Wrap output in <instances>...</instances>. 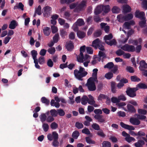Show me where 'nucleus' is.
I'll list each match as a JSON object with an SVG mask.
<instances>
[{
    "label": "nucleus",
    "instance_id": "31",
    "mask_svg": "<svg viewBox=\"0 0 147 147\" xmlns=\"http://www.w3.org/2000/svg\"><path fill=\"white\" fill-rule=\"evenodd\" d=\"M144 144V141L139 140L137 142L134 144V145L136 147H143V146Z\"/></svg>",
    "mask_w": 147,
    "mask_h": 147
},
{
    "label": "nucleus",
    "instance_id": "24",
    "mask_svg": "<svg viewBox=\"0 0 147 147\" xmlns=\"http://www.w3.org/2000/svg\"><path fill=\"white\" fill-rule=\"evenodd\" d=\"M101 27L102 29H104L105 32L107 33L109 30V26L107 25V24L104 23H102L100 24Z\"/></svg>",
    "mask_w": 147,
    "mask_h": 147
},
{
    "label": "nucleus",
    "instance_id": "21",
    "mask_svg": "<svg viewBox=\"0 0 147 147\" xmlns=\"http://www.w3.org/2000/svg\"><path fill=\"white\" fill-rule=\"evenodd\" d=\"M94 117L95 119L97 120L100 123H104L105 121V120L103 118V116L102 115H96Z\"/></svg>",
    "mask_w": 147,
    "mask_h": 147
},
{
    "label": "nucleus",
    "instance_id": "18",
    "mask_svg": "<svg viewBox=\"0 0 147 147\" xmlns=\"http://www.w3.org/2000/svg\"><path fill=\"white\" fill-rule=\"evenodd\" d=\"M142 40L141 38H139L137 40H133L130 39L129 41V43L132 44L133 45H137L138 44H141L142 42Z\"/></svg>",
    "mask_w": 147,
    "mask_h": 147
},
{
    "label": "nucleus",
    "instance_id": "32",
    "mask_svg": "<svg viewBox=\"0 0 147 147\" xmlns=\"http://www.w3.org/2000/svg\"><path fill=\"white\" fill-rule=\"evenodd\" d=\"M98 69H94L93 70V73L92 74V77L90 78H93V79L97 80V74Z\"/></svg>",
    "mask_w": 147,
    "mask_h": 147
},
{
    "label": "nucleus",
    "instance_id": "14",
    "mask_svg": "<svg viewBox=\"0 0 147 147\" xmlns=\"http://www.w3.org/2000/svg\"><path fill=\"white\" fill-rule=\"evenodd\" d=\"M134 24V22L133 21L129 22H126L123 24V29H129L130 28L131 25H133Z\"/></svg>",
    "mask_w": 147,
    "mask_h": 147
},
{
    "label": "nucleus",
    "instance_id": "16",
    "mask_svg": "<svg viewBox=\"0 0 147 147\" xmlns=\"http://www.w3.org/2000/svg\"><path fill=\"white\" fill-rule=\"evenodd\" d=\"M127 109H123L125 111H128L131 112L135 113L136 112V110L134 107L132 105L129 103H128L127 105Z\"/></svg>",
    "mask_w": 147,
    "mask_h": 147
},
{
    "label": "nucleus",
    "instance_id": "63",
    "mask_svg": "<svg viewBox=\"0 0 147 147\" xmlns=\"http://www.w3.org/2000/svg\"><path fill=\"white\" fill-rule=\"evenodd\" d=\"M124 52L121 49H119L116 52V54L118 56L123 55Z\"/></svg>",
    "mask_w": 147,
    "mask_h": 147
},
{
    "label": "nucleus",
    "instance_id": "1",
    "mask_svg": "<svg viewBox=\"0 0 147 147\" xmlns=\"http://www.w3.org/2000/svg\"><path fill=\"white\" fill-rule=\"evenodd\" d=\"M87 0H82L70 4L69 5V8L74 9V12L79 13L84 10L86 7Z\"/></svg>",
    "mask_w": 147,
    "mask_h": 147
},
{
    "label": "nucleus",
    "instance_id": "35",
    "mask_svg": "<svg viewBox=\"0 0 147 147\" xmlns=\"http://www.w3.org/2000/svg\"><path fill=\"white\" fill-rule=\"evenodd\" d=\"M88 98L87 96H83L81 99V103L82 104L85 105L88 102Z\"/></svg>",
    "mask_w": 147,
    "mask_h": 147
},
{
    "label": "nucleus",
    "instance_id": "48",
    "mask_svg": "<svg viewBox=\"0 0 147 147\" xmlns=\"http://www.w3.org/2000/svg\"><path fill=\"white\" fill-rule=\"evenodd\" d=\"M111 91L113 93H115L116 92V89L115 86V83L114 82L111 83Z\"/></svg>",
    "mask_w": 147,
    "mask_h": 147
},
{
    "label": "nucleus",
    "instance_id": "30",
    "mask_svg": "<svg viewBox=\"0 0 147 147\" xmlns=\"http://www.w3.org/2000/svg\"><path fill=\"white\" fill-rule=\"evenodd\" d=\"M117 20L119 22H122L126 20L125 16L122 14L118 15L117 16Z\"/></svg>",
    "mask_w": 147,
    "mask_h": 147
},
{
    "label": "nucleus",
    "instance_id": "22",
    "mask_svg": "<svg viewBox=\"0 0 147 147\" xmlns=\"http://www.w3.org/2000/svg\"><path fill=\"white\" fill-rule=\"evenodd\" d=\"M102 44L101 42L98 38H97L93 41L92 46L95 49H96L99 44Z\"/></svg>",
    "mask_w": 147,
    "mask_h": 147
},
{
    "label": "nucleus",
    "instance_id": "27",
    "mask_svg": "<svg viewBox=\"0 0 147 147\" xmlns=\"http://www.w3.org/2000/svg\"><path fill=\"white\" fill-rule=\"evenodd\" d=\"M102 5L97 6L95 9L94 13L96 15H98L101 13L102 11Z\"/></svg>",
    "mask_w": 147,
    "mask_h": 147
},
{
    "label": "nucleus",
    "instance_id": "58",
    "mask_svg": "<svg viewBox=\"0 0 147 147\" xmlns=\"http://www.w3.org/2000/svg\"><path fill=\"white\" fill-rule=\"evenodd\" d=\"M41 101L42 103H45L47 105L49 104V101L47 100L45 97H43L41 98Z\"/></svg>",
    "mask_w": 147,
    "mask_h": 147
},
{
    "label": "nucleus",
    "instance_id": "55",
    "mask_svg": "<svg viewBox=\"0 0 147 147\" xmlns=\"http://www.w3.org/2000/svg\"><path fill=\"white\" fill-rule=\"evenodd\" d=\"M76 127L78 129H80L83 127V124L77 122L75 124Z\"/></svg>",
    "mask_w": 147,
    "mask_h": 147
},
{
    "label": "nucleus",
    "instance_id": "26",
    "mask_svg": "<svg viewBox=\"0 0 147 147\" xmlns=\"http://www.w3.org/2000/svg\"><path fill=\"white\" fill-rule=\"evenodd\" d=\"M43 32L45 35L48 36L51 32L50 28L47 27H44L43 29Z\"/></svg>",
    "mask_w": 147,
    "mask_h": 147
},
{
    "label": "nucleus",
    "instance_id": "40",
    "mask_svg": "<svg viewBox=\"0 0 147 147\" xmlns=\"http://www.w3.org/2000/svg\"><path fill=\"white\" fill-rule=\"evenodd\" d=\"M35 14H37L38 15H40L42 13L41 8L40 5H39L36 8L35 11Z\"/></svg>",
    "mask_w": 147,
    "mask_h": 147
},
{
    "label": "nucleus",
    "instance_id": "33",
    "mask_svg": "<svg viewBox=\"0 0 147 147\" xmlns=\"http://www.w3.org/2000/svg\"><path fill=\"white\" fill-rule=\"evenodd\" d=\"M89 99L88 101V103L90 105L94 104L95 103V101L94 100V98L91 95H88Z\"/></svg>",
    "mask_w": 147,
    "mask_h": 147
},
{
    "label": "nucleus",
    "instance_id": "20",
    "mask_svg": "<svg viewBox=\"0 0 147 147\" xmlns=\"http://www.w3.org/2000/svg\"><path fill=\"white\" fill-rule=\"evenodd\" d=\"M18 24L17 22L15 20H12L9 25V28L11 29H14L18 26Z\"/></svg>",
    "mask_w": 147,
    "mask_h": 147
},
{
    "label": "nucleus",
    "instance_id": "2",
    "mask_svg": "<svg viewBox=\"0 0 147 147\" xmlns=\"http://www.w3.org/2000/svg\"><path fill=\"white\" fill-rule=\"evenodd\" d=\"M74 74L76 78L79 80H82V78L87 74V72L85 70L84 68L80 66L79 70L75 69L74 71Z\"/></svg>",
    "mask_w": 147,
    "mask_h": 147
},
{
    "label": "nucleus",
    "instance_id": "54",
    "mask_svg": "<svg viewBox=\"0 0 147 147\" xmlns=\"http://www.w3.org/2000/svg\"><path fill=\"white\" fill-rule=\"evenodd\" d=\"M128 103H129L130 104H131L133 106H137L138 105L136 101L132 100L128 101Z\"/></svg>",
    "mask_w": 147,
    "mask_h": 147
},
{
    "label": "nucleus",
    "instance_id": "19",
    "mask_svg": "<svg viewBox=\"0 0 147 147\" xmlns=\"http://www.w3.org/2000/svg\"><path fill=\"white\" fill-rule=\"evenodd\" d=\"M139 69L140 70H143L147 69V63L144 60H142L140 63Z\"/></svg>",
    "mask_w": 147,
    "mask_h": 147
},
{
    "label": "nucleus",
    "instance_id": "43",
    "mask_svg": "<svg viewBox=\"0 0 147 147\" xmlns=\"http://www.w3.org/2000/svg\"><path fill=\"white\" fill-rule=\"evenodd\" d=\"M42 127L44 131L45 132H47L49 130V126L47 123H44L42 125Z\"/></svg>",
    "mask_w": 147,
    "mask_h": 147
},
{
    "label": "nucleus",
    "instance_id": "37",
    "mask_svg": "<svg viewBox=\"0 0 147 147\" xmlns=\"http://www.w3.org/2000/svg\"><path fill=\"white\" fill-rule=\"evenodd\" d=\"M136 88H138L145 89L147 88V86L143 83H140L138 84Z\"/></svg>",
    "mask_w": 147,
    "mask_h": 147
},
{
    "label": "nucleus",
    "instance_id": "7",
    "mask_svg": "<svg viewBox=\"0 0 147 147\" xmlns=\"http://www.w3.org/2000/svg\"><path fill=\"white\" fill-rule=\"evenodd\" d=\"M99 57L95 58L92 61V63L93 65H94L98 61H100L101 59V58L102 57L104 58L106 57L105 53L103 52L99 51L98 53Z\"/></svg>",
    "mask_w": 147,
    "mask_h": 147
},
{
    "label": "nucleus",
    "instance_id": "9",
    "mask_svg": "<svg viewBox=\"0 0 147 147\" xmlns=\"http://www.w3.org/2000/svg\"><path fill=\"white\" fill-rule=\"evenodd\" d=\"M122 135L125 137V140L128 143H130L132 141H135L136 140L134 138L130 136L125 131L122 132Z\"/></svg>",
    "mask_w": 147,
    "mask_h": 147
},
{
    "label": "nucleus",
    "instance_id": "41",
    "mask_svg": "<svg viewBox=\"0 0 147 147\" xmlns=\"http://www.w3.org/2000/svg\"><path fill=\"white\" fill-rule=\"evenodd\" d=\"M31 53L34 60L37 59L36 58V56L37 55V51H36L35 50H33L31 51Z\"/></svg>",
    "mask_w": 147,
    "mask_h": 147
},
{
    "label": "nucleus",
    "instance_id": "51",
    "mask_svg": "<svg viewBox=\"0 0 147 147\" xmlns=\"http://www.w3.org/2000/svg\"><path fill=\"white\" fill-rule=\"evenodd\" d=\"M128 52H134L135 51V48L134 46L128 45Z\"/></svg>",
    "mask_w": 147,
    "mask_h": 147
},
{
    "label": "nucleus",
    "instance_id": "52",
    "mask_svg": "<svg viewBox=\"0 0 147 147\" xmlns=\"http://www.w3.org/2000/svg\"><path fill=\"white\" fill-rule=\"evenodd\" d=\"M58 127V125L55 122H53L51 125V128L53 129H56Z\"/></svg>",
    "mask_w": 147,
    "mask_h": 147
},
{
    "label": "nucleus",
    "instance_id": "8",
    "mask_svg": "<svg viewBox=\"0 0 147 147\" xmlns=\"http://www.w3.org/2000/svg\"><path fill=\"white\" fill-rule=\"evenodd\" d=\"M52 8L49 6L44 7L42 9V13L45 17H48L51 14L52 11Z\"/></svg>",
    "mask_w": 147,
    "mask_h": 147
},
{
    "label": "nucleus",
    "instance_id": "23",
    "mask_svg": "<svg viewBox=\"0 0 147 147\" xmlns=\"http://www.w3.org/2000/svg\"><path fill=\"white\" fill-rule=\"evenodd\" d=\"M66 47L67 50L70 51L74 49V46L73 43L71 41H69L66 42Z\"/></svg>",
    "mask_w": 147,
    "mask_h": 147
},
{
    "label": "nucleus",
    "instance_id": "34",
    "mask_svg": "<svg viewBox=\"0 0 147 147\" xmlns=\"http://www.w3.org/2000/svg\"><path fill=\"white\" fill-rule=\"evenodd\" d=\"M77 35L80 38H82L85 37L86 33L84 32L80 31L77 32Z\"/></svg>",
    "mask_w": 147,
    "mask_h": 147
},
{
    "label": "nucleus",
    "instance_id": "38",
    "mask_svg": "<svg viewBox=\"0 0 147 147\" xmlns=\"http://www.w3.org/2000/svg\"><path fill=\"white\" fill-rule=\"evenodd\" d=\"M133 31L132 30L129 31L127 33V38H125L124 40H123L121 39V42L123 43H125L126 42L127 40L128 37L131 35L133 33Z\"/></svg>",
    "mask_w": 147,
    "mask_h": 147
},
{
    "label": "nucleus",
    "instance_id": "28",
    "mask_svg": "<svg viewBox=\"0 0 147 147\" xmlns=\"http://www.w3.org/2000/svg\"><path fill=\"white\" fill-rule=\"evenodd\" d=\"M102 11L105 13H108L111 9L110 6L109 5L103 6L102 5Z\"/></svg>",
    "mask_w": 147,
    "mask_h": 147
},
{
    "label": "nucleus",
    "instance_id": "49",
    "mask_svg": "<svg viewBox=\"0 0 147 147\" xmlns=\"http://www.w3.org/2000/svg\"><path fill=\"white\" fill-rule=\"evenodd\" d=\"M113 75L111 72H108L105 75V77L107 79H110L113 77Z\"/></svg>",
    "mask_w": 147,
    "mask_h": 147
},
{
    "label": "nucleus",
    "instance_id": "25",
    "mask_svg": "<svg viewBox=\"0 0 147 147\" xmlns=\"http://www.w3.org/2000/svg\"><path fill=\"white\" fill-rule=\"evenodd\" d=\"M122 9L123 12L124 13L130 12L131 10L130 7L127 4L124 5L122 7Z\"/></svg>",
    "mask_w": 147,
    "mask_h": 147
},
{
    "label": "nucleus",
    "instance_id": "17",
    "mask_svg": "<svg viewBox=\"0 0 147 147\" xmlns=\"http://www.w3.org/2000/svg\"><path fill=\"white\" fill-rule=\"evenodd\" d=\"M49 112L48 111L45 113L41 114L39 116L40 120L42 123H44L45 121H46L47 117L49 115Z\"/></svg>",
    "mask_w": 147,
    "mask_h": 147
},
{
    "label": "nucleus",
    "instance_id": "61",
    "mask_svg": "<svg viewBox=\"0 0 147 147\" xmlns=\"http://www.w3.org/2000/svg\"><path fill=\"white\" fill-rule=\"evenodd\" d=\"M92 126L95 130H98L100 129V128L99 125L96 123H93L92 125Z\"/></svg>",
    "mask_w": 147,
    "mask_h": 147
},
{
    "label": "nucleus",
    "instance_id": "42",
    "mask_svg": "<svg viewBox=\"0 0 147 147\" xmlns=\"http://www.w3.org/2000/svg\"><path fill=\"white\" fill-rule=\"evenodd\" d=\"M113 35L112 34H110L108 35H105L104 38V39L105 41V42H109L107 41L108 40H109L113 38Z\"/></svg>",
    "mask_w": 147,
    "mask_h": 147
},
{
    "label": "nucleus",
    "instance_id": "11",
    "mask_svg": "<svg viewBox=\"0 0 147 147\" xmlns=\"http://www.w3.org/2000/svg\"><path fill=\"white\" fill-rule=\"evenodd\" d=\"M135 16L137 18L141 19H144L145 17V14L144 12L143 11L140 12L139 10H136L135 13Z\"/></svg>",
    "mask_w": 147,
    "mask_h": 147
},
{
    "label": "nucleus",
    "instance_id": "3",
    "mask_svg": "<svg viewBox=\"0 0 147 147\" xmlns=\"http://www.w3.org/2000/svg\"><path fill=\"white\" fill-rule=\"evenodd\" d=\"M135 115L137 117V118L131 117L129 120L130 123L134 125H137L140 124V121L139 119L143 120L146 118V117L144 115H140L137 114H135Z\"/></svg>",
    "mask_w": 147,
    "mask_h": 147
},
{
    "label": "nucleus",
    "instance_id": "62",
    "mask_svg": "<svg viewBox=\"0 0 147 147\" xmlns=\"http://www.w3.org/2000/svg\"><path fill=\"white\" fill-rule=\"evenodd\" d=\"M111 100L112 102L113 103H117L119 102L118 98L115 97H113L111 98Z\"/></svg>",
    "mask_w": 147,
    "mask_h": 147
},
{
    "label": "nucleus",
    "instance_id": "29",
    "mask_svg": "<svg viewBox=\"0 0 147 147\" xmlns=\"http://www.w3.org/2000/svg\"><path fill=\"white\" fill-rule=\"evenodd\" d=\"M24 5L21 2L19 3L18 4H17L16 5L14 6L13 8L14 9H20L22 10H24Z\"/></svg>",
    "mask_w": 147,
    "mask_h": 147
},
{
    "label": "nucleus",
    "instance_id": "59",
    "mask_svg": "<svg viewBox=\"0 0 147 147\" xmlns=\"http://www.w3.org/2000/svg\"><path fill=\"white\" fill-rule=\"evenodd\" d=\"M142 7L145 10L147 9V1L144 0L142 3Z\"/></svg>",
    "mask_w": 147,
    "mask_h": 147
},
{
    "label": "nucleus",
    "instance_id": "6",
    "mask_svg": "<svg viewBox=\"0 0 147 147\" xmlns=\"http://www.w3.org/2000/svg\"><path fill=\"white\" fill-rule=\"evenodd\" d=\"M138 90L137 88H134L128 89L126 91L127 95L133 98L136 96V92Z\"/></svg>",
    "mask_w": 147,
    "mask_h": 147
},
{
    "label": "nucleus",
    "instance_id": "12",
    "mask_svg": "<svg viewBox=\"0 0 147 147\" xmlns=\"http://www.w3.org/2000/svg\"><path fill=\"white\" fill-rule=\"evenodd\" d=\"M128 80L125 78H123L121 79L120 82L117 84V86L119 89H121L124 85V84L128 82Z\"/></svg>",
    "mask_w": 147,
    "mask_h": 147
},
{
    "label": "nucleus",
    "instance_id": "53",
    "mask_svg": "<svg viewBox=\"0 0 147 147\" xmlns=\"http://www.w3.org/2000/svg\"><path fill=\"white\" fill-rule=\"evenodd\" d=\"M131 80L134 82H139L140 81V79L135 76H132L131 77Z\"/></svg>",
    "mask_w": 147,
    "mask_h": 147
},
{
    "label": "nucleus",
    "instance_id": "56",
    "mask_svg": "<svg viewBox=\"0 0 147 147\" xmlns=\"http://www.w3.org/2000/svg\"><path fill=\"white\" fill-rule=\"evenodd\" d=\"M78 26H79L78 25V24L76 23V22L73 25L72 27V29L74 31L76 32L78 31Z\"/></svg>",
    "mask_w": 147,
    "mask_h": 147
},
{
    "label": "nucleus",
    "instance_id": "57",
    "mask_svg": "<svg viewBox=\"0 0 147 147\" xmlns=\"http://www.w3.org/2000/svg\"><path fill=\"white\" fill-rule=\"evenodd\" d=\"M106 43L110 46H112L113 45H116V41L115 40L113 39L111 41H109V42H106Z\"/></svg>",
    "mask_w": 147,
    "mask_h": 147
},
{
    "label": "nucleus",
    "instance_id": "50",
    "mask_svg": "<svg viewBox=\"0 0 147 147\" xmlns=\"http://www.w3.org/2000/svg\"><path fill=\"white\" fill-rule=\"evenodd\" d=\"M80 134L79 132L77 131H75L72 134L73 137L75 139H77L79 136Z\"/></svg>",
    "mask_w": 147,
    "mask_h": 147
},
{
    "label": "nucleus",
    "instance_id": "46",
    "mask_svg": "<svg viewBox=\"0 0 147 147\" xmlns=\"http://www.w3.org/2000/svg\"><path fill=\"white\" fill-rule=\"evenodd\" d=\"M114 66V64L112 62H109L105 65L104 67L105 68H107L108 69H111Z\"/></svg>",
    "mask_w": 147,
    "mask_h": 147
},
{
    "label": "nucleus",
    "instance_id": "47",
    "mask_svg": "<svg viewBox=\"0 0 147 147\" xmlns=\"http://www.w3.org/2000/svg\"><path fill=\"white\" fill-rule=\"evenodd\" d=\"M52 117H56L58 114V112L55 109H52L50 111Z\"/></svg>",
    "mask_w": 147,
    "mask_h": 147
},
{
    "label": "nucleus",
    "instance_id": "15",
    "mask_svg": "<svg viewBox=\"0 0 147 147\" xmlns=\"http://www.w3.org/2000/svg\"><path fill=\"white\" fill-rule=\"evenodd\" d=\"M120 125L123 128L129 130H134L135 129V128L133 126L126 124L122 122L120 123Z\"/></svg>",
    "mask_w": 147,
    "mask_h": 147
},
{
    "label": "nucleus",
    "instance_id": "39",
    "mask_svg": "<svg viewBox=\"0 0 147 147\" xmlns=\"http://www.w3.org/2000/svg\"><path fill=\"white\" fill-rule=\"evenodd\" d=\"M111 11L113 13H118L120 11V9L117 7L115 6L112 8Z\"/></svg>",
    "mask_w": 147,
    "mask_h": 147
},
{
    "label": "nucleus",
    "instance_id": "64",
    "mask_svg": "<svg viewBox=\"0 0 147 147\" xmlns=\"http://www.w3.org/2000/svg\"><path fill=\"white\" fill-rule=\"evenodd\" d=\"M54 120V119L52 116L47 117L46 121L48 122H51Z\"/></svg>",
    "mask_w": 147,
    "mask_h": 147
},
{
    "label": "nucleus",
    "instance_id": "4",
    "mask_svg": "<svg viewBox=\"0 0 147 147\" xmlns=\"http://www.w3.org/2000/svg\"><path fill=\"white\" fill-rule=\"evenodd\" d=\"M97 82V80L93 79V78H90L88 80L86 86L88 87L89 90L94 91L96 89L95 83Z\"/></svg>",
    "mask_w": 147,
    "mask_h": 147
},
{
    "label": "nucleus",
    "instance_id": "13",
    "mask_svg": "<svg viewBox=\"0 0 147 147\" xmlns=\"http://www.w3.org/2000/svg\"><path fill=\"white\" fill-rule=\"evenodd\" d=\"M90 59L89 55H85L83 58L84 60L83 64L85 67H87L88 66V64L90 61Z\"/></svg>",
    "mask_w": 147,
    "mask_h": 147
},
{
    "label": "nucleus",
    "instance_id": "60",
    "mask_svg": "<svg viewBox=\"0 0 147 147\" xmlns=\"http://www.w3.org/2000/svg\"><path fill=\"white\" fill-rule=\"evenodd\" d=\"M118 99H119V101L120 100H122L124 101L126 100V98L123 94H121L118 97Z\"/></svg>",
    "mask_w": 147,
    "mask_h": 147
},
{
    "label": "nucleus",
    "instance_id": "36",
    "mask_svg": "<svg viewBox=\"0 0 147 147\" xmlns=\"http://www.w3.org/2000/svg\"><path fill=\"white\" fill-rule=\"evenodd\" d=\"M138 115H144L146 114L147 111L146 110L141 109H138Z\"/></svg>",
    "mask_w": 147,
    "mask_h": 147
},
{
    "label": "nucleus",
    "instance_id": "5",
    "mask_svg": "<svg viewBox=\"0 0 147 147\" xmlns=\"http://www.w3.org/2000/svg\"><path fill=\"white\" fill-rule=\"evenodd\" d=\"M86 49V47L85 45L81 47L80 49V54L78 55H76L77 60L79 62L83 63L84 61L83 58L84 57L83 53L85 51Z\"/></svg>",
    "mask_w": 147,
    "mask_h": 147
},
{
    "label": "nucleus",
    "instance_id": "10",
    "mask_svg": "<svg viewBox=\"0 0 147 147\" xmlns=\"http://www.w3.org/2000/svg\"><path fill=\"white\" fill-rule=\"evenodd\" d=\"M48 140L50 141H52L53 139L54 140H57L58 138V134L55 131H53L52 133V134H49L47 135Z\"/></svg>",
    "mask_w": 147,
    "mask_h": 147
},
{
    "label": "nucleus",
    "instance_id": "45",
    "mask_svg": "<svg viewBox=\"0 0 147 147\" xmlns=\"http://www.w3.org/2000/svg\"><path fill=\"white\" fill-rule=\"evenodd\" d=\"M76 22V23L78 24V25L79 26H82L84 24L83 20L82 19H78Z\"/></svg>",
    "mask_w": 147,
    "mask_h": 147
},
{
    "label": "nucleus",
    "instance_id": "44",
    "mask_svg": "<svg viewBox=\"0 0 147 147\" xmlns=\"http://www.w3.org/2000/svg\"><path fill=\"white\" fill-rule=\"evenodd\" d=\"M102 147H111V143L107 141H104L102 143Z\"/></svg>",
    "mask_w": 147,
    "mask_h": 147
}]
</instances>
